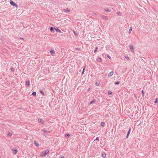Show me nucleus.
<instances>
[{
	"mask_svg": "<svg viewBox=\"0 0 158 158\" xmlns=\"http://www.w3.org/2000/svg\"><path fill=\"white\" fill-rule=\"evenodd\" d=\"M49 151L47 150H45L41 154L40 156L42 157L46 156L49 152Z\"/></svg>",
	"mask_w": 158,
	"mask_h": 158,
	"instance_id": "1",
	"label": "nucleus"
},
{
	"mask_svg": "<svg viewBox=\"0 0 158 158\" xmlns=\"http://www.w3.org/2000/svg\"><path fill=\"white\" fill-rule=\"evenodd\" d=\"M10 4L12 6H15L16 7H17V5L12 0H10Z\"/></svg>",
	"mask_w": 158,
	"mask_h": 158,
	"instance_id": "2",
	"label": "nucleus"
},
{
	"mask_svg": "<svg viewBox=\"0 0 158 158\" xmlns=\"http://www.w3.org/2000/svg\"><path fill=\"white\" fill-rule=\"evenodd\" d=\"M12 151L13 152V153L14 155H16L18 152V151L16 149L14 148L12 149Z\"/></svg>",
	"mask_w": 158,
	"mask_h": 158,
	"instance_id": "3",
	"label": "nucleus"
},
{
	"mask_svg": "<svg viewBox=\"0 0 158 158\" xmlns=\"http://www.w3.org/2000/svg\"><path fill=\"white\" fill-rule=\"evenodd\" d=\"M38 122L40 123H41L42 124H43L44 122V120H43V119H41V118H39L38 119Z\"/></svg>",
	"mask_w": 158,
	"mask_h": 158,
	"instance_id": "4",
	"label": "nucleus"
},
{
	"mask_svg": "<svg viewBox=\"0 0 158 158\" xmlns=\"http://www.w3.org/2000/svg\"><path fill=\"white\" fill-rule=\"evenodd\" d=\"M129 47L131 51L132 52H133L134 48L132 45H130L129 46Z\"/></svg>",
	"mask_w": 158,
	"mask_h": 158,
	"instance_id": "5",
	"label": "nucleus"
},
{
	"mask_svg": "<svg viewBox=\"0 0 158 158\" xmlns=\"http://www.w3.org/2000/svg\"><path fill=\"white\" fill-rule=\"evenodd\" d=\"M114 72L113 71H111L110 73H109L108 74V76L109 77H111L113 74Z\"/></svg>",
	"mask_w": 158,
	"mask_h": 158,
	"instance_id": "6",
	"label": "nucleus"
},
{
	"mask_svg": "<svg viewBox=\"0 0 158 158\" xmlns=\"http://www.w3.org/2000/svg\"><path fill=\"white\" fill-rule=\"evenodd\" d=\"M50 52L52 55L54 56L55 54V52L54 50H51L50 51Z\"/></svg>",
	"mask_w": 158,
	"mask_h": 158,
	"instance_id": "7",
	"label": "nucleus"
},
{
	"mask_svg": "<svg viewBox=\"0 0 158 158\" xmlns=\"http://www.w3.org/2000/svg\"><path fill=\"white\" fill-rule=\"evenodd\" d=\"M34 144L36 147H39V143L35 141H34Z\"/></svg>",
	"mask_w": 158,
	"mask_h": 158,
	"instance_id": "8",
	"label": "nucleus"
},
{
	"mask_svg": "<svg viewBox=\"0 0 158 158\" xmlns=\"http://www.w3.org/2000/svg\"><path fill=\"white\" fill-rule=\"evenodd\" d=\"M41 131H43L44 133H50V131H47L44 130L43 129L41 130Z\"/></svg>",
	"mask_w": 158,
	"mask_h": 158,
	"instance_id": "9",
	"label": "nucleus"
},
{
	"mask_svg": "<svg viewBox=\"0 0 158 158\" xmlns=\"http://www.w3.org/2000/svg\"><path fill=\"white\" fill-rule=\"evenodd\" d=\"M131 130V128H130L129 129V131H128V132H127V137H126V138H127L128 137V135L130 133V131Z\"/></svg>",
	"mask_w": 158,
	"mask_h": 158,
	"instance_id": "10",
	"label": "nucleus"
},
{
	"mask_svg": "<svg viewBox=\"0 0 158 158\" xmlns=\"http://www.w3.org/2000/svg\"><path fill=\"white\" fill-rule=\"evenodd\" d=\"M64 10L65 12H70V10L68 9H64Z\"/></svg>",
	"mask_w": 158,
	"mask_h": 158,
	"instance_id": "11",
	"label": "nucleus"
},
{
	"mask_svg": "<svg viewBox=\"0 0 158 158\" xmlns=\"http://www.w3.org/2000/svg\"><path fill=\"white\" fill-rule=\"evenodd\" d=\"M132 26H131L130 27L129 31H128V33L129 34H130L131 33V32L132 31Z\"/></svg>",
	"mask_w": 158,
	"mask_h": 158,
	"instance_id": "12",
	"label": "nucleus"
},
{
	"mask_svg": "<svg viewBox=\"0 0 158 158\" xmlns=\"http://www.w3.org/2000/svg\"><path fill=\"white\" fill-rule=\"evenodd\" d=\"M102 19H104V20H106L107 19V17L105 16H104V15H102Z\"/></svg>",
	"mask_w": 158,
	"mask_h": 158,
	"instance_id": "13",
	"label": "nucleus"
},
{
	"mask_svg": "<svg viewBox=\"0 0 158 158\" xmlns=\"http://www.w3.org/2000/svg\"><path fill=\"white\" fill-rule=\"evenodd\" d=\"M105 124V123L103 122H102L101 123V126L103 127L104 126Z\"/></svg>",
	"mask_w": 158,
	"mask_h": 158,
	"instance_id": "14",
	"label": "nucleus"
},
{
	"mask_svg": "<svg viewBox=\"0 0 158 158\" xmlns=\"http://www.w3.org/2000/svg\"><path fill=\"white\" fill-rule=\"evenodd\" d=\"M55 30H56V31H57V32H61V31H60V30H59V29H56V28H55Z\"/></svg>",
	"mask_w": 158,
	"mask_h": 158,
	"instance_id": "15",
	"label": "nucleus"
},
{
	"mask_svg": "<svg viewBox=\"0 0 158 158\" xmlns=\"http://www.w3.org/2000/svg\"><path fill=\"white\" fill-rule=\"evenodd\" d=\"M95 101L96 100L95 99H93L90 102V104H91L93 103H94V102H95Z\"/></svg>",
	"mask_w": 158,
	"mask_h": 158,
	"instance_id": "16",
	"label": "nucleus"
},
{
	"mask_svg": "<svg viewBox=\"0 0 158 158\" xmlns=\"http://www.w3.org/2000/svg\"><path fill=\"white\" fill-rule=\"evenodd\" d=\"M70 136V135L69 134H65V136L67 137L68 138H69Z\"/></svg>",
	"mask_w": 158,
	"mask_h": 158,
	"instance_id": "17",
	"label": "nucleus"
},
{
	"mask_svg": "<svg viewBox=\"0 0 158 158\" xmlns=\"http://www.w3.org/2000/svg\"><path fill=\"white\" fill-rule=\"evenodd\" d=\"M36 95V92H33L32 93V95L34 96H35Z\"/></svg>",
	"mask_w": 158,
	"mask_h": 158,
	"instance_id": "18",
	"label": "nucleus"
},
{
	"mask_svg": "<svg viewBox=\"0 0 158 158\" xmlns=\"http://www.w3.org/2000/svg\"><path fill=\"white\" fill-rule=\"evenodd\" d=\"M98 49V47H96V48H95V50L94 51V53H95L97 52V51Z\"/></svg>",
	"mask_w": 158,
	"mask_h": 158,
	"instance_id": "19",
	"label": "nucleus"
},
{
	"mask_svg": "<svg viewBox=\"0 0 158 158\" xmlns=\"http://www.w3.org/2000/svg\"><path fill=\"white\" fill-rule=\"evenodd\" d=\"M27 85H30V82L29 81H26Z\"/></svg>",
	"mask_w": 158,
	"mask_h": 158,
	"instance_id": "20",
	"label": "nucleus"
},
{
	"mask_svg": "<svg viewBox=\"0 0 158 158\" xmlns=\"http://www.w3.org/2000/svg\"><path fill=\"white\" fill-rule=\"evenodd\" d=\"M50 30L51 31H52L54 30L53 28V27H51L50 28Z\"/></svg>",
	"mask_w": 158,
	"mask_h": 158,
	"instance_id": "21",
	"label": "nucleus"
},
{
	"mask_svg": "<svg viewBox=\"0 0 158 158\" xmlns=\"http://www.w3.org/2000/svg\"><path fill=\"white\" fill-rule=\"evenodd\" d=\"M106 154H102V156L103 157H106Z\"/></svg>",
	"mask_w": 158,
	"mask_h": 158,
	"instance_id": "22",
	"label": "nucleus"
},
{
	"mask_svg": "<svg viewBox=\"0 0 158 158\" xmlns=\"http://www.w3.org/2000/svg\"><path fill=\"white\" fill-rule=\"evenodd\" d=\"M105 10L106 12L110 11V10L108 8H107Z\"/></svg>",
	"mask_w": 158,
	"mask_h": 158,
	"instance_id": "23",
	"label": "nucleus"
},
{
	"mask_svg": "<svg viewBox=\"0 0 158 158\" xmlns=\"http://www.w3.org/2000/svg\"><path fill=\"white\" fill-rule=\"evenodd\" d=\"M12 135V134H11L10 132H8V135L10 136H11Z\"/></svg>",
	"mask_w": 158,
	"mask_h": 158,
	"instance_id": "24",
	"label": "nucleus"
},
{
	"mask_svg": "<svg viewBox=\"0 0 158 158\" xmlns=\"http://www.w3.org/2000/svg\"><path fill=\"white\" fill-rule=\"evenodd\" d=\"M98 60L99 62H100L101 60V59L100 58H99L98 59Z\"/></svg>",
	"mask_w": 158,
	"mask_h": 158,
	"instance_id": "25",
	"label": "nucleus"
},
{
	"mask_svg": "<svg viewBox=\"0 0 158 158\" xmlns=\"http://www.w3.org/2000/svg\"><path fill=\"white\" fill-rule=\"evenodd\" d=\"M119 83L120 82L119 81H116L115 82V84L116 85H118Z\"/></svg>",
	"mask_w": 158,
	"mask_h": 158,
	"instance_id": "26",
	"label": "nucleus"
},
{
	"mask_svg": "<svg viewBox=\"0 0 158 158\" xmlns=\"http://www.w3.org/2000/svg\"><path fill=\"white\" fill-rule=\"evenodd\" d=\"M43 135H44L45 137H46V136L47 135V133H44L43 134Z\"/></svg>",
	"mask_w": 158,
	"mask_h": 158,
	"instance_id": "27",
	"label": "nucleus"
},
{
	"mask_svg": "<svg viewBox=\"0 0 158 158\" xmlns=\"http://www.w3.org/2000/svg\"><path fill=\"white\" fill-rule=\"evenodd\" d=\"M109 94H112V92L111 91H109L108 92Z\"/></svg>",
	"mask_w": 158,
	"mask_h": 158,
	"instance_id": "28",
	"label": "nucleus"
},
{
	"mask_svg": "<svg viewBox=\"0 0 158 158\" xmlns=\"http://www.w3.org/2000/svg\"><path fill=\"white\" fill-rule=\"evenodd\" d=\"M142 95H143V96H144V92H143V90H142Z\"/></svg>",
	"mask_w": 158,
	"mask_h": 158,
	"instance_id": "29",
	"label": "nucleus"
},
{
	"mask_svg": "<svg viewBox=\"0 0 158 158\" xmlns=\"http://www.w3.org/2000/svg\"><path fill=\"white\" fill-rule=\"evenodd\" d=\"M158 100V98H156V99L155 101L154 102V103H156L157 102Z\"/></svg>",
	"mask_w": 158,
	"mask_h": 158,
	"instance_id": "30",
	"label": "nucleus"
},
{
	"mask_svg": "<svg viewBox=\"0 0 158 158\" xmlns=\"http://www.w3.org/2000/svg\"><path fill=\"white\" fill-rule=\"evenodd\" d=\"M40 93L43 95H44V94L43 92L42 91H40Z\"/></svg>",
	"mask_w": 158,
	"mask_h": 158,
	"instance_id": "31",
	"label": "nucleus"
},
{
	"mask_svg": "<svg viewBox=\"0 0 158 158\" xmlns=\"http://www.w3.org/2000/svg\"><path fill=\"white\" fill-rule=\"evenodd\" d=\"M106 56H107V57L108 58H109V59H110L111 57H110V56L108 55V54H107V55H106Z\"/></svg>",
	"mask_w": 158,
	"mask_h": 158,
	"instance_id": "32",
	"label": "nucleus"
},
{
	"mask_svg": "<svg viewBox=\"0 0 158 158\" xmlns=\"http://www.w3.org/2000/svg\"><path fill=\"white\" fill-rule=\"evenodd\" d=\"M11 71H12V72H14V71L15 70V69L13 68H11Z\"/></svg>",
	"mask_w": 158,
	"mask_h": 158,
	"instance_id": "33",
	"label": "nucleus"
},
{
	"mask_svg": "<svg viewBox=\"0 0 158 158\" xmlns=\"http://www.w3.org/2000/svg\"><path fill=\"white\" fill-rule=\"evenodd\" d=\"M99 140V138H98V137H97L96 138V139L94 140V141H95V140Z\"/></svg>",
	"mask_w": 158,
	"mask_h": 158,
	"instance_id": "34",
	"label": "nucleus"
},
{
	"mask_svg": "<svg viewBox=\"0 0 158 158\" xmlns=\"http://www.w3.org/2000/svg\"><path fill=\"white\" fill-rule=\"evenodd\" d=\"M73 32H74V35H75L77 36V34L76 32L75 31H73Z\"/></svg>",
	"mask_w": 158,
	"mask_h": 158,
	"instance_id": "35",
	"label": "nucleus"
},
{
	"mask_svg": "<svg viewBox=\"0 0 158 158\" xmlns=\"http://www.w3.org/2000/svg\"><path fill=\"white\" fill-rule=\"evenodd\" d=\"M125 58L126 59H127V60H128L129 59V58L127 56H125Z\"/></svg>",
	"mask_w": 158,
	"mask_h": 158,
	"instance_id": "36",
	"label": "nucleus"
},
{
	"mask_svg": "<svg viewBox=\"0 0 158 158\" xmlns=\"http://www.w3.org/2000/svg\"><path fill=\"white\" fill-rule=\"evenodd\" d=\"M85 69V68H84L83 69V71H82V73L83 74L84 73V69Z\"/></svg>",
	"mask_w": 158,
	"mask_h": 158,
	"instance_id": "37",
	"label": "nucleus"
},
{
	"mask_svg": "<svg viewBox=\"0 0 158 158\" xmlns=\"http://www.w3.org/2000/svg\"><path fill=\"white\" fill-rule=\"evenodd\" d=\"M117 14L118 15H120L121 13L120 12H117Z\"/></svg>",
	"mask_w": 158,
	"mask_h": 158,
	"instance_id": "38",
	"label": "nucleus"
},
{
	"mask_svg": "<svg viewBox=\"0 0 158 158\" xmlns=\"http://www.w3.org/2000/svg\"><path fill=\"white\" fill-rule=\"evenodd\" d=\"M64 156H61V157H60V158H64Z\"/></svg>",
	"mask_w": 158,
	"mask_h": 158,
	"instance_id": "39",
	"label": "nucleus"
},
{
	"mask_svg": "<svg viewBox=\"0 0 158 158\" xmlns=\"http://www.w3.org/2000/svg\"><path fill=\"white\" fill-rule=\"evenodd\" d=\"M90 90V88H89V89H87V91H89Z\"/></svg>",
	"mask_w": 158,
	"mask_h": 158,
	"instance_id": "40",
	"label": "nucleus"
},
{
	"mask_svg": "<svg viewBox=\"0 0 158 158\" xmlns=\"http://www.w3.org/2000/svg\"><path fill=\"white\" fill-rule=\"evenodd\" d=\"M96 84L97 85H98L99 83H98L96 82Z\"/></svg>",
	"mask_w": 158,
	"mask_h": 158,
	"instance_id": "41",
	"label": "nucleus"
},
{
	"mask_svg": "<svg viewBox=\"0 0 158 158\" xmlns=\"http://www.w3.org/2000/svg\"><path fill=\"white\" fill-rule=\"evenodd\" d=\"M76 49L77 50H78V48H76Z\"/></svg>",
	"mask_w": 158,
	"mask_h": 158,
	"instance_id": "42",
	"label": "nucleus"
},
{
	"mask_svg": "<svg viewBox=\"0 0 158 158\" xmlns=\"http://www.w3.org/2000/svg\"><path fill=\"white\" fill-rule=\"evenodd\" d=\"M20 39H23V38H20Z\"/></svg>",
	"mask_w": 158,
	"mask_h": 158,
	"instance_id": "43",
	"label": "nucleus"
}]
</instances>
